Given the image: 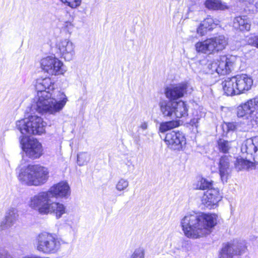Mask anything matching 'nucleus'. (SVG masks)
<instances>
[{"mask_svg":"<svg viewBox=\"0 0 258 258\" xmlns=\"http://www.w3.org/2000/svg\"><path fill=\"white\" fill-rule=\"evenodd\" d=\"M217 218L215 214H187L181 219L180 225L186 237L197 239L211 233L217 224Z\"/></svg>","mask_w":258,"mask_h":258,"instance_id":"f257e3e1","label":"nucleus"},{"mask_svg":"<svg viewBox=\"0 0 258 258\" xmlns=\"http://www.w3.org/2000/svg\"><path fill=\"white\" fill-rule=\"evenodd\" d=\"M37 96L34 100L31 108L40 113L54 114L61 110L64 104V96L57 101L51 97L50 91L54 88L50 78L37 79L35 84Z\"/></svg>","mask_w":258,"mask_h":258,"instance_id":"f03ea898","label":"nucleus"},{"mask_svg":"<svg viewBox=\"0 0 258 258\" xmlns=\"http://www.w3.org/2000/svg\"><path fill=\"white\" fill-rule=\"evenodd\" d=\"M47 168L38 164L28 165L21 168L19 180L28 186H40L44 184L49 177Z\"/></svg>","mask_w":258,"mask_h":258,"instance_id":"7ed1b4c3","label":"nucleus"},{"mask_svg":"<svg viewBox=\"0 0 258 258\" xmlns=\"http://www.w3.org/2000/svg\"><path fill=\"white\" fill-rule=\"evenodd\" d=\"M45 122L37 115L31 116L28 118L16 122V127L23 135H41L45 132Z\"/></svg>","mask_w":258,"mask_h":258,"instance_id":"20e7f679","label":"nucleus"},{"mask_svg":"<svg viewBox=\"0 0 258 258\" xmlns=\"http://www.w3.org/2000/svg\"><path fill=\"white\" fill-rule=\"evenodd\" d=\"M59 248V242L51 234L43 232L37 237V249L45 253H55Z\"/></svg>","mask_w":258,"mask_h":258,"instance_id":"39448f33","label":"nucleus"},{"mask_svg":"<svg viewBox=\"0 0 258 258\" xmlns=\"http://www.w3.org/2000/svg\"><path fill=\"white\" fill-rule=\"evenodd\" d=\"M247 249L244 240H234L223 244L220 251L219 258H232L234 255L244 253Z\"/></svg>","mask_w":258,"mask_h":258,"instance_id":"423d86ee","label":"nucleus"},{"mask_svg":"<svg viewBox=\"0 0 258 258\" xmlns=\"http://www.w3.org/2000/svg\"><path fill=\"white\" fill-rule=\"evenodd\" d=\"M20 143L26 155L32 159L39 158L42 154V147L39 141L26 136L20 137Z\"/></svg>","mask_w":258,"mask_h":258,"instance_id":"0eeeda50","label":"nucleus"},{"mask_svg":"<svg viewBox=\"0 0 258 258\" xmlns=\"http://www.w3.org/2000/svg\"><path fill=\"white\" fill-rule=\"evenodd\" d=\"M51 198L47 191H41L31 197L29 207L37 211L41 214H46L47 207L51 202Z\"/></svg>","mask_w":258,"mask_h":258,"instance_id":"6e6552de","label":"nucleus"},{"mask_svg":"<svg viewBox=\"0 0 258 258\" xmlns=\"http://www.w3.org/2000/svg\"><path fill=\"white\" fill-rule=\"evenodd\" d=\"M41 69L51 75H58L63 74V63L58 58L49 56L42 58L40 61Z\"/></svg>","mask_w":258,"mask_h":258,"instance_id":"1a4fd4ad","label":"nucleus"},{"mask_svg":"<svg viewBox=\"0 0 258 258\" xmlns=\"http://www.w3.org/2000/svg\"><path fill=\"white\" fill-rule=\"evenodd\" d=\"M165 142L168 147L174 150H181L185 145V138L182 133L172 131L166 135Z\"/></svg>","mask_w":258,"mask_h":258,"instance_id":"9d476101","label":"nucleus"},{"mask_svg":"<svg viewBox=\"0 0 258 258\" xmlns=\"http://www.w3.org/2000/svg\"><path fill=\"white\" fill-rule=\"evenodd\" d=\"M222 198L218 188L210 189L204 192L202 198V204L209 209H214Z\"/></svg>","mask_w":258,"mask_h":258,"instance_id":"9b49d317","label":"nucleus"},{"mask_svg":"<svg viewBox=\"0 0 258 258\" xmlns=\"http://www.w3.org/2000/svg\"><path fill=\"white\" fill-rule=\"evenodd\" d=\"M258 109V97L248 100L237 107V115L238 117L248 119Z\"/></svg>","mask_w":258,"mask_h":258,"instance_id":"f8f14e48","label":"nucleus"},{"mask_svg":"<svg viewBox=\"0 0 258 258\" xmlns=\"http://www.w3.org/2000/svg\"><path fill=\"white\" fill-rule=\"evenodd\" d=\"M187 83L182 82L167 87L165 90L166 97L173 101L182 97L186 93Z\"/></svg>","mask_w":258,"mask_h":258,"instance_id":"ddd939ff","label":"nucleus"},{"mask_svg":"<svg viewBox=\"0 0 258 258\" xmlns=\"http://www.w3.org/2000/svg\"><path fill=\"white\" fill-rule=\"evenodd\" d=\"M233 56L222 55L215 62L216 63V73L220 75H225L231 72V68L235 61Z\"/></svg>","mask_w":258,"mask_h":258,"instance_id":"4468645a","label":"nucleus"},{"mask_svg":"<svg viewBox=\"0 0 258 258\" xmlns=\"http://www.w3.org/2000/svg\"><path fill=\"white\" fill-rule=\"evenodd\" d=\"M243 153H246L252 157L255 162L258 163V136L246 140L241 148Z\"/></svg>","mask_w":258,"mask_h":258,"instance_id":"2eb2a0df","label":"nucleus"},{"mask_svg":"<svg viewBox=\"0 0 258 258\" xmlns=\"http://www.w3.org/2000/svg\"><path fill=\"white\" fill-rule=\"evenodd\" d=\"M231 156L227 155L222 156L219 159L218 170L221 179L223 183L227 182L230 176L231 172Z\"/></svg>","mask_w":258,"mask_h":258,"instance_id":"dca6fc26","label":"nucleus"},{"mask_svg":"<svg viewBox=\"0 0 258 258\" xmlns=\"http://www.w3.org/2000/svg\"><path fill=\"white\" fill-rule=\"evenodd\" d=\"M19 215L16 208L10 207L6 211L5 220L2 222L0 228L4 230L12 227L18 220Z\"/></svg>","mask_w":258,"mask_h":258,"instance_id":"f3484780","label":"nucleus"},{"mask_svg":"<svg viewBox=\"0 0 258 258\" xmlns=\"http://www.w3.org/2000/svg\"><path fill=\"white\" fill-rule=\"evenodd\" d=\"M235 79V86L237 87L239 94L244 93L251 89L253 84L252 79L247 75L242 74L233 77Z\"/></svg>","mask_w":258,"mask_h":258,"instance_id":"a211bd4d","label":"nucleus"},{"mask_svg":"<svg viewBox=\"0 0 258 258\" xmlns=\"http://www.w3.org/2000/svg\"><path fill=\"white\" fill-rule=\"evenodd\" d=\"M195 48L197 52L207 55L215 53L210 38L198 42L195 44Z\"/></svg>","mask_w":258,"mask_h":258,"instance_id":"6ab92c4d","label":"nucleus"},{"mask_svg":"<svg viewBox=\"0 0 258 258\" xmlns=\"http://www.w3.org/2000/svg\"><path fill=\"white\" fill-rule=\"evenodd\" d=\"M64 213V206L63 204L59 202H52L51 201L47 207L45 215L53 214L55 215L57 219H59Z\"/></svg>","mask_w":258,"mask_h":258,"instance_id":"aec40b11","label":"nucleus"},{"mask_svg":"<svg viewBox=\"0 0 258 258\" xmlns=\"http://www.w3.org/2000/svg\"><path fill=\"white\" fill-rule=\"evenodd\" d=\"M222 85L224 93L227 96H233L239 94V93L237 92L238 90L237 87L235 86V79H234V77L227 78L222 82Z\"/></svg>","mask_w":258,"mask_h":258,"instance_id":"412c9836","label":"nucleus"},{"mask_svg":"<svg viewBox=\"0 0 258 258\" xmlns=\"http://www.w3.org/2000/svg\"><path fill=\"white\" fill-rule=\"evenodd\" d=\"M210 39L215 53L224 49L228 44V39L223 35H219Z\"/></svg>","mask_w":258,"mask_h":258,"instance_id":"4be33fe9","label":"nucleus"},{"mask_svg":"<svg viewBox=\"0 0 258 258\" xmlns=\"http://www.w3.org/2000/svg\"><path fill=\"white\" fill-rule=\"evenodd\" d=\"M174 104V101H163L160 102V111L164 117H169L171 119L173 118Z\"/></svg>","mask_w":258,"mask_h":258,"instance_id":"5701e85b","label":"nucleus"},{"mask_svg":"<svg viewBox=\"0 0 258 258\" xmlns=\"http://www.w3.org/2000/svg\"><path fill=\"white\" fill-rule=\"evenodd\" d=\"M250 22L246 17H236L233 20V27L240 31H248L250 29Z\"/></svg>","mask_w":258,"mask_h":258,"instance_id":"b1692460","label":"nucleus"},{"mask_svg":"<svg viewBox=\"0 0 258 258\" xmlns=\"http://www.w3.org/2000/svg\"><path fill=\"white\" fill-rule=\"evenodd\" d=\"M174 118L185 117L188 115V107L185 102L180 101L174 102Z\"/></svg>","mask_w":258,"mask_h":258,"instance_id":"393cba45","label":"nucleus"},{"mask_svg":"<svg viewBox=\"0 0 258 258\" xmlns=\"http://www.w3.org/2000/svg\"><path fill=\"white\" fill-rule=\"evenodd\" d=\"M51 199L64 197V182L61 181L52 186L48 190Z\"/></svg>","mask_w":258,"mask_h":258,"instance_id":"a878e982","label":"nucleus"},{"mask_svg":"<svg viewBox=\"0 0 258 258\" xmlns=\"http://www.w3.org/2000/svg\"><path fill=\"white\" fill-rule=\"evenodd\" d=\"M193 188L197 190H209L213 188H217L214 187V182L210 179L202 178L197 182L194 184Z\"/></svg>","mask_w":258,"mask_h":258,"instance_id":"bb28decb","label":"nucleus"},{"mask_svg":"<svg viewBox=\"0 0 258 258\" xmlns=\"http://www.w3.org/2000/svg\"><path fill=\"white\" fill-rule=\"evenodd\" d=\"M202 65L201 71L204 74H213L216 73V63L215 61L207 60L206 59L200 61Z\"/></svg>","mask_w":258,"mask_h":258,"instance_id":"cd10ccee","label":"nucleus"},{"mask_svg":"<svg viewBox=\"0 0 258 258\" xmlns=\"http://www.w3.org/2000/svg\"><path fill=\"white\" fill-rule=\"evenodd\" d=\"M235 167L238 170L251 169L253 166V163L249 160L242 158H237L235 163Z\"/></svg>","mask_w":258,"mask_h":258,"instance_id":"c85d7f7f","label":"nucleus"},{"mask_svg":"<svg viewBox=\"0 0 258 258\" xmlns=\"http://www.w3.org/2000/svg\"><path fill=\"white\" fill-rule=\"evenodd\" d=\"M75 46L74 43L70 41L67 42L66 45V61L72 60L75 55Z\"/></svg>","mask_w":258,"mask_h":258,"instance_id":"c756f323","label":"nucleus"},{"mask_svg":"<svg viewBox=\"0 0 258 258\" xmlns=\"http://www.w3.org/2000/svg\"><path fill=\"white\" fill-rule=\"evenodd\" d=\"M205 5L207 8L211 10H224L226 8L220 0H207Z\"/></svg>","mask_w":258,"mask_h":258,"instance_id":"7c9ffc66","label":"nucleus"},{"mask_svg":"<svg viewBox=\"0 0 258 258\" xmlns=\"http://www.w3.org/2000/svg\"><path fill=\"white\" fill-rule=\"evenodd\" d=\"M232 142L220 139L217 142L218 149L220 152L223 153H227L231 148Z\"/></svg>","mask_w":258,"mask_h":258,"instance_id":"2f4dec72","label":"nucleus"},{"mask_svg":"<svg viewBox=\"0 0 258 258\" xmlns=\"http://www.w3.org/2000/svg\"><path fill=\"white\" fill-rule=\"evenodd\" d=\"M91 159V155L88 152H80L77 155V164L82 166L86 165Z\"/></svg>","mask_w":258,"mask_h":258,"instance_id":"473e14b6","label":"nucleus"},{"mask_svg":"<svg viewBox=\"0 0 258 258\" xmlns=\"http://www.w3.org/2000/svg\"><path fill=\"white\" fill-rule=\"evenodd\" d=\"M201 24L203 26H205L208 29L211 30L214 26L218 25V20H214L211 16H208Z\"/></svg>","mask_w":258,"mask_h":258,"instance_id":"72a5a7b5","label":"nucleus"},{"mask_svg":"<svg viewBox=\"0 0 258 258\" xmlns=\"http://www.w3.org/2000/svg\"><path fill=\"white\" fill-rule=\"evenodd\" d=\"M176 126V123L173 121L162 122L160 125L159 131L161 133H164Z\"/></svg>","mask_w":258,"mask_h":258,"instance_id":"f704fd0d","label":"nucleus"},{"mask_svg":"<svg viewBox=\"0 0 258 258\" xmlns=\"http://www.w3.org/2000/svg\"><path fill=\"white\" fill-rule=\"evenodd\" d=\"M129 185L128 181L127 179L124 178L120 179L116 184V189L119 191L125 190Z\"/></svg>","mask_w":258,"mask_h":258,"instance_id":"c9c22d12","label":"nucleus"},{"mask_svg":"<svg viewBox=\"0 0 258 258\" xmlns=\"http://www.w3.org/2000/svg\"><path fill=\"white\" fill-rule=\"evenodd\" d=\"M145 249L143 247L136 248L130 258H144Z\"/></svg>","mask_w":258,"mask_h":258,"instance_id":"e433bc0d","label":"nucleus"},{"mask_svg":"<svg viewBox=\"0 0 258 258\" xmlns=\"http://www.w3.org/2000/svg\"><path fill=\"white\" fill-rule=\"evenodd\" d=\"M81 3V0H66V5L74 9L78 7Z\"/></svg>","mask_w":258,"mask_h":258,"instance_id":"4c0bfd02","label":"nucleus"},{"mask_svg":"<svg viewBox=\"0 0 258 258\" xmlns=\"http://www.w3.org/2000/svg\"><path fill=\"white\" fill-rule=\"evenodd\" d=\"M208 31L210 30L208 29L205 26H203L201 24H200V25L197 30V33L201 36L206 35Z\"/></svg>","mask_w":258,"mask_h":258,"instance_id":"58836bf2","label":"nucleus"},{"mask_svg":"<svg viewBox=\"0 0 258 258\" xmlns=\"http://www.w3.org/2000/svg\"><path fill=\"white\" fill-rule=\"evenodd\" d=\"M0 258H14L7 250L0 246Z\"/></svg>","mask_w":258,"mask_h":258,"instance_id":"ea45409f","label":"nucleus"},{"mask_svg":"<svg viewBox=\"0 0 258 258\" xmlns=\"http://www.w3.org/2000/svg\"><path fill=\"white\" fill-rule=\"evenodd\" d=\"M66 29L69 34H71L74 29V25L71 22H66Z\"/></svg>","mask_w":258,"mask_h":258,"instance_id":"a19ab883","label":"nucleus"},{"mask_svg":"<svg viewBox=\"0 0 258 258\" xmlns=\"http://www.w3.org/2000/svg\"><path fill=\"white\" fill-rule=\"evenodd\" d=\"M249 40L250 41V43H251L252 45L258 48V35L250 37Z\"/></svg>","mask_w":258,"mask_h":258,"instance_id":"79ce46f5","label":"nucleus"},{"mask_svg":"<svg viewBox=\"0 0 258 258\" xmlns=\"http://www.w3.org/2000/svg\"><path fill=\"white\" fill-rule=\"evenodd\" d=\"M228 131H233L236 128V125L233 122H229L226 124Z\"/></svg>","mask_w":258,"mask_h":258,"instance_id":"37998d69","label":"nucleus"},{"mask_svg":"<svg viewBox=\"0 0 258 258\" xmlns=\"http://www.w3.org/2000/svg\"><path fill=\"white\" fill-rule=\"evenodd\" d=\"M200 117H194L192 118L190 120V123L191 125H195V126L197 127L198 125V123L199 122V120H200Z\"/></svg>","mask_w":258,"mask_h":258,"instance_id":"c03bdc74","label":"nucleus"},{"mask_svg":"<svg viewBox=\"0 0 258 258\" xmlns=\"http://www.w3.org/2000/svg\"><path fill=\"white\" fill-rule=\"evenodd\" d=\"M71 191L70 187L68 183L66 182V199L68 198V197L71 195Z\"/></svg>","mask_w":258,"mask_h":258,"instance_id":"a18cd8bd","label":"nucleus"},{"mask_svg":"<svg viewBox=\"0 0 258 258\" xmlns=\"http://www.w3.org/2000/svg\"><path fill=\"white\" fill-rule=\"evenodd\" d=\"M148 123L147 122H143L140 124L139 127L142 129L143 130H145L148 128Z\"/></svg>","mask_w":258,"mask_h":258,"instance_id":"49530a36","label":"nucleus"},{"mask_svg":"<svg viewBox=\"0 0 258 258\" xmlns=\"http://www.w3.org/2000/svg\"><path fill=\"white\" fill-rule=\"evenodd\" d=\"M58 48L59 50L60 53L63 54L64 53V47L63 45L61 46L60 44H59L58 45Z\"/></svg>","mask_w":258,"mask_h":258,"instance_id":"de8ad7c7","label":"nucleus"},{"mask_svg":"<svg viewBox=\"0 0 258 258\" xmlns=\"http://www.w3.org/2000/svg\"><path fill=\"white\" fill-rule=\"evenodd\" d=\"M255 7L257 9H258V2L255 3Z\"/></svg>","mask_w":258,"mask_h":258,"instance_id":"09e8293b","label":"nucleus"},{"mask_svg":"<svg viewBox=\"0 0 258 258\" xmlns=\"http://www.w3.org/2000/svg\"><path fill=\"white\" fill-rule=\"evenodd\" d=\"M62 3H64V2L63 1V0H60Z\"/></svg>","mask_w":258,"mask_h":258,"instance_id":"8fccbe9b","label":"nucleus"},{"mask_svg":"<svg viewBox=\"0 0 258 258\" xmlns=\"http://www.w3.org/2000/svg\"><path fill=\"white\" fill-rule=\"evenodd\" d=\"M65 99H66V102L67 101V98L66 97L65 98Z\"/></svg>","mask_w":258,"mask_h":258,"instance_id":"3c124183","label":"nucleus"}]
</instances>
